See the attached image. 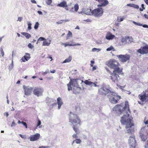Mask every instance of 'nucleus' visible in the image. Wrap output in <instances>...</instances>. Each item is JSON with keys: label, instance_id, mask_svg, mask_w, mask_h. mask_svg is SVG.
Returning <instances> with one entry per match:
<instances>
[{"label": "nucleus", "instance_id": "nucleus-1", "mask_svg": "<svg viewBox=\"0 0 148 148\" xmlns=\"http://www.w3.org/2000/svg\"><path fill=\"white\" fill-rule=\"evenodd\" d=\"M114 111H116L118 114H120L121 113L123 114V116L121 118L120 120L121 124L125 125V128L127 129L126 133L132 134L134 131V128L132 127L134 126V124L131 122L132 119L129 118V113H130L129 107L128 102L125 101V106L123 107L121 104L115 106L113 108Z\"/></svg>", "mask_w": 148, "mask_h": 148}, {"label": "nucleus", "instance_id": "nucleus-2", "mask_svg": "<svg viewBox=\"0 0 148 148\" xmlns=\"http://www.w3.org/2000/svg\"><path fill=\"white\" fill-rule=\"evenodd\" d=\"M84 82V81L78 79H71L68 84H67L68 89L69 91L73 90V92L76 94L79 92L81 88L79 87V83Z\"/></svg>", "mask_w": 148, "mask_h": 148}, {"label": "nucleus", "instance_id": "nucleus-3", "mask_svg": "<svg viewBox=\"0 0 148 148\" xmlns=\"http://www.w3.org/2000/svg\"><path fill=\"white\" fill-rule=\"evenodd\" d=\"M107 64L109 67L114 69V72H117L118 74H120L122 71V69L119 67V63L114 59L110 60Z\"/></svg>", "mask_w": 148, "mask_h": 148}, {"label": "nucleus", "instance_id": "nucleus-4", "mask_svg": "<svg viewBox=\"0 0 148 148\" xmlns=\"http://www.w3.org/2000/svg\"><path fill=\"white\" fill-rule=\"evenodd\" d=\"M98 92L99 94L103 95H106L108 93H111V89L108 85H106L103 84L101 87L99 89Z\"/></svg>", "mask_w": 148, "mask_h": 148}, {"label": "nucleus", "instance_id": "nucleus-5", "mask_svg": "<svg viewBox=\"0 0 148 148\" xmlns=\"http://www.w3.org/2000/svg\"><path fill=\"white\" fill-rule=\"evenodd\" d=\"M69 120V122L72 125L79 124L80 122L77 115L71 112L70 113Z\"/></svg>", "mask_w": 148, "mask_h": 148}, {"label": "nucleus", "instance_id": "nucleus-6", "mask_svg": "<svg viewBox=\"0 0 148 148\" xmlns=\"http://www.w3.org/2000/svg\"><path fill=\"white\" fill-rule=\"evenodd\" d=\"M110 101L113 103H116L117 102L118 100L121 99V97L116 93L113 92H111L110 97H109Z\"/></svg>", "mask_w": 148, "mask_h": 148}, {"label": "nucleus", "instance_id": "nucleus-7", "mask_svg": "<svg viewBox=\"0 0 148 148\" xmlns=\"http://www.w3.org/2000/svg\"><path fill=\"white\" fill-rule=\"evenodd\" d=\"M103 13V10L101 8H98L92 11V15L96 17H100L102 16Z\"/></svg>", "mask_w": 148, "mask_h": 148}, {"label": "nucleus", "instance_id": "nucleus-8", "mask_svg": "<svg viewBox=\"0 0 148 148\" xmlns=\"http://www.w3.org/2000/svg\"><path fill=\"white\" fill-rule=\"evenodd\" d=\"M119 60L122 62H124L129 61L130 56L129 55H119L116 56Z\"/></svg>", "mask_w": 148, "mask_h": 148}, {"label": "nucleus", "instance_id": "nucleus-9", "mask_svg": "<svg viewBox=\"0 0 148 148\" xmlns=\"http://www.w3.org/2000/svg\"><path fill=\"white\" fill-rule=\"evenodd\" d=\"M119 74L117 72H114V71H113V73H111L110 74V78L114 82H117L119 79Z\"/></svg>", "mask_w": 148, "mask_h": 148}, {"label": "nucleus", "instance_id": "nucleus-10", "mask_svg": "<svg viewBox=\"0 0 148 148\" xmlns=\"http://www.w3.org/2000/svg\"><path fill=\"white\" fill-rule=\"evenodd\" d=\"M128 142L130 148H135L136 141L133 135L130 137Z\"/></svg>", "mask_w": 148, "mask_h": 148}, {"label": "nucleus", "instance_id": "nucleus-11", "mask_svg": "<svg viewBox=\"0 0 148 148\" xmlns=\"http://www.w3.org/2000/svg\"><path fill=\"white\" fill-rule=\"evenodd\" d=\"M137 51L142 54L148 53V45L141 47L140 49L137 50Z\"/></svg>", "mask_w": 148, "mask_h": 148}, {"label": "nucleus", "instance_id": "nucleus-12", "mask_svg": "<svg viewBox=\"0 0 148 148\" xmlns=\"http://www.w3.org/2000/svg\"><path fill=\"white\" fill-rule=\"evenodd\" d=\"M144 128H142L140 133V137L141 140L144 142L145 141L147 138V133L146 132L144 131Z\"/></svg>", "mask_w": 148, "mask_h": 148}, {"label": "nucleus", "instance_id": "nucleus-13", "mask_svg": "<svg viewBox=\"0 0 148 148\" xmlns=\"http://www.w3.org/2000/svg\"><path fill=\"white\" fill-rule=\"evenodd\" d=\"M23 88L24 90L25 95H30L32 92V87L29 88L28 87L23 86Z\"/></svg>", "mask_w": 148, "mask_h": 148}, {"label": "nucleus", "instance_id": "nucleus-14", "mask_svg": "<svg viewBox=\"0 0 148 148\" xmlns=\"http://www.w3.org/2000/svg\"><path fill=\"white\" fill-rule=\"evenodd\" d=\"M84 83L86 85L90 86H94L95 87H99V86L96 84L97 83L96 82L93 83L91 82L88 81V80H86L84 81Z\"/></svg>", "mask_w": 148, "mask_h": 148}, {"label": "nucleus", "instance_id": "nucleus-15", "mask_svg": "<svg viewBox=\"0 0 148 148\" xmlns=\"http://www.w3.org/2000/svg\"><path fill=\"white\" fill-rule=\"evenodd\" d=\"M30 55L28 53H26V55L23 57L20 60L21 62H25L26 61H27L30 58Z\"/></svg>", "mask_w": 148, "mask_h": 148}, {"label": "nucleus", "instance_id": "nucleus-16", "mask_svg": "<svg viewBox=\"0 0 148 148\" xmlns=\"http://www.w3.org/2000/svg\"><path fill=\"white\" fill-rule=\"evenodd\" d=\"M83 13L86 15H91L92 14V11L91 9H83Z\"/></svg>", "mask_w": 148, "mask_h": 148}, {"label": "nucleus", "instance_id": "nucleus-17", "mask_svg": "<svg viewBox=\"0 0 148 148\" xmlns=\"http://www.w3.org/2000/svg\"><path fill=\"white\" fill-rule=\"evenodd\" d=\"M114 37L115 36L112 34L110 32H108L106 36V39L109 40H112L113 39Z\"/></svg>", "mask_w": 148, "mask_h": 148}, {"label": "nucleus", "instance_id": "nucleus-18", "mask_svg": "<svg viewBox=\"0 0 148 148\" xmlns=\"http://www.w3.org/2000/svg\"><path fill=\"white\" fill-rule=\"evenodd\" d=\"M100 4H101L103 6H105L108 4V1L107 0H98Z\"/></svg>", "mask_w": 148, "mask_h": 148}, {"label": "nucleus", "instance_id": "nucleus-19", "mask_svg": "<svg viewBox=\"0 0 148 148\" xmlns=\"http://www.w3.org/2000/svg\"><path fill=\"white\" fill-rule=\"evenodd\" d=\"M43 91L44 89L42 88L39 87L38 88V97L42 96Z\"/></svg>", "mask_w": 148, "mask_h": 148}, {"label": "nucleus", "instance_id": "nucleus-20", "mask_svg": "<svg viewBox=\"0 0 148 148\" xmlns=\"http://www.w3.org/2000/svg\"><path fill=\"white\" fill-rule=\"evenodd\" d=\"M57 104H58V109H60L61 106L63 104V102L60 97H59L57 99Z\"/></svg>", "mask_w": 148, "mask_h": 148}, {"label": "nucleus", "instance_id": "nucleus-21", "mask_svg": "<svg viewBox=\"0 0 148 148\" xmlns=\"http://www.w3.org/2000/svg\"><path fill=\"white\" fill-rule=\"evenodd\" d=\"M57 6L63 8L67 7L66 2L64 1L60 2L59 4H57Z\"/></svg>", "mask_w": 148, "mask_h": 148}, {"label": "nucleus", "instance_id": "nucleus-22", "mask_svg": "<svg viewBox=\"0 0 148 148\" xmlns=\"http://www.w3.org/2000/svg\"><path fill=\"white\" fill-rule=\"evenodd\" d=\"M145 95V93L143 95H138V97L141 101H144L146 99V97H147Z\"/></svg>", "mask_w": 148, "mask_h": 148}, {"label": "nucleus", "instance_id": "nucleus-23", "mask_svg": "<svg viewBox=\"0 0 148 148\" xmlns=\"http://www.w3.org/2000/svg\"><path fill=\"white\" fill-rule=\"evenodd\" d=\"M31 141H34L37 140V134L31 136L29 138Z\"/></svg>", "mask_w": 148, "mask_h": 148}, {"label": "nucleus", "instance_id": "nucleus-24", "mask_svg": "<svg viewBox=\"0 0 148 148\" xmlns=\"http://www.w3.org/2000/svg\"><path fill=\"white\" fill-rule=\"evenodd\" d=\"M21 34L25 36L26 38L27 39L31 37V35L27 33L22 32H21Z\"/></svg>", "mask_w": 148, "mask_h": 148}, {"label": "nucleus", "instance_id": "nucleus-25", "mask_svg": "<svg viewBox=\"0 0 148 148\" xmlns=\"http://www.w3.org/2000/svg\"><path fill=\"white\" fill-rule=\"evenodd\" d=\"M51 43V41L49 40V42H48L47 41H45L43 42L42 45L43 46H49Z\"/></svg>", "mask_w": 148, "mask_h": 148}, {"label": "nucleus", "instance_id": "nucleus-26", "mask_svg": "<svg viewBox=\"0 0 148 148\" xmlns=\"http://www.w3.org/2000/svg\"><path fill=\"white\" fill-rule=\"evenodd\" d=\"M14 67L13 62L12 59V61L11 64L9 66V71H11L12 69Z\"/></svg>", "mask_w": 148, "mask_h": 148}, {"label": "nucleus", "instance_id": "nucleus-27", "mask_svg": "<svg viewBox=\"0 0 148 148\" xmlns=\"http://www.w3.org/2000/svg\"><path fill=\"white\" fill-rule=\"evenodd\" d=\"M71 60V58L69 57L68 58L65 59L63 62V63H65L70 62Z\"/></svg>", "mask_w": 148, "mask_h": 148}, {"label": "nucleus", "instance_id": "nucleus-28", "mask_svg": "<svg viewBox=\"0 0 148 148\" xmlns=\"http://www.w3.org/2000/svg\"><path fill=\"white\" fill-rule=\"evenodd\" d=\"M28 27L27 28L28 29V30H30L32 29V27H31V25L32 24L30 23V22L29 21H27V22Z\"/></svg>", "mask_w": 148, "mask_h": 148}, {"label": "nucleus", "instance_id": "nucleus-29", "mask_svg": "<svg viewBox=\"0 0 148 148\" xmlns=\"http://www.w3.org/2000/svg\"><path fill=\"white\" fill-rule=\"evenodd\" d=\"M79 5L78 4H76L74 7L75 11L77 12L79 9Z\"/></svg>", "mask_w": 148, "mask_h": 148}, {"label": "nucleus", "instance_id": "nucleus-30", "mask_svg": "<svg viewBox=\"0 0 148 148\" xmlns=\"http://www.w3.org/2000/svg\"><path fill=\"white\" fill-rule=\"evenodd\" d=\"M74 142H75V143L77 144H80L81 142V140L80 139H77L74 140Z\"/></svg>", "mask_w": 148, "mask_h": 148}, {"label": "nucleus", "instance_id": "nucleus-31", "mask_svg": "<svg viewBox=\"0 0 148 148\" xmlns=\"http://www.w3.org/2000/svg\"><path fill=\"white\" fill-rule=\"evenodd\" d=\"M73 125V128L74 130V131L77 134L78 130V129L77 127L75 128V126L74 125Z\"/></svg>", "mask_w": 148, "mask_h": 148}, {"label": "nucleus", "instance_id": "nucleus-32", "mask_svg": "<svg viewBox=\"0 0 148 148\" xmlns=\"http://www.w3.org/2000/svg\"><path fill=\"white\" fill-rule=\"evenodd\" d=\"M124 19V18H123V17H121V16H120L119 17H118V21L119 22H121Z\"/></svg>", "mask_w": 148, "mask_h": 148}, {"label": "nucleus", "instance_id": "nucleus-33", "mask_svg": "<svg viewBox=\"0 0 148 148\" xmlns=\"http://www.w3.org/2000/svg\"><path fill=\"white\" fill-rule=\"evenodd\" d=\"M132 22L134 24L136 25L140 26H142V24H141L140 23H137L134 21H133Z\"/></svg>", "mask_w": 148, "mask_h": 148}, {"label": "nucleus", "instance_id": "nucleus-34", "mask_svg": "<svg viewBox=\"0 0 148 148\" xmlns=\"http://www.w3.org/2000/svg\"><path fill=\"white\" fill-rule=\"evenodd\" d=\"M69 46H76L77 45H80L81 44L79 43H77V44H69Z\"/></svg>", "mask_w": 148, "mask_h": 148}, {"label": "nucleus", "instance_id": "nucleus-35", "mask_svg": "<svg viewBox=\"0 0 148 148\" xmlns=\"http://www.w3.org/2000/svg\"><path fill=\"white\" fill-rule=\"evenodd\" d=\"M52 0H46V2L48 5H50L52 3Z\"/></svg>", "mask_w": 148, "mask_h": 148}, {"label": "nucleus", "instance_id": "nucleus-36", "mask_svg": "<svg viewBox=\"0 0 148 148\" xmlns=\"http://www.w3.org/2000/svg\"><path fill=\"white\" fill-rule=\"evenodd\" d=\"M45 40V39L44 37H40L38 39V41H41Z\"/></svg>", "mask_w": 148, "mask_h": 148}, {"label": "nucleus", "instance_id": "nucleus-37", "mask_svg": "<svg viewBox=\"0 0 148 148\" xmlns=\"http://www.w3.org/2000/svg\"><path fill=\"white\" fill-rule=\"evenodd\" d=\"M72 35V33L70 31H69L67 35V36L66 37V39H68V37L69 36H71Z\"/></svg>", "mask_w": 148, "mask_h": 148}, {"label": "nucleus", "instance_id": "nucleus-38", "mask_svg": "<svg viewBox=\"0 0 148 148\" xmlns=\"http://www.w3.org/2000/svg\"><path fill=\"white\" fill-rule=\"evenodd\" d=\"M28 47L29 48L31 49H32L34 47L30 43L28 44Z\"/></svg>", "mask_w": 148, "mask_h": 148}, {"label": "nucleus", "instance_id": "nucleus-39", "mask_svg": "<svg viewBox=\"0 0 148 148\" xmlns=\"http://www.w3.org/2000/svg\"><path fill=\"white\" fill-rule=\"evenodd\" d=\"M114 48L113 47L111 46L110 47L107 48L106 49L107 51H110L113 49Z\"/></svg>", "mask_w": 148, "mask_h": 148}, {"label": "nucleus", "instance_id": "nucleus-40", "mask_svg": "<svg viewBox=\"0 0 148 148\" xmlns=\"http://www.w3.org/2000/svg\"><path fill=\"white\" fill-rule=\"evenodd\" d=\"M34 94L36 95H37V89L36 88H34L33 91Z\"/></svg>", "mask_w": 148, "mask_h": 148}, {"label": "nucleus", "instance_id": "nucleus-41", "mask_svg": "<svg viewBox=\"0 0 148 148\" xmlns=\"http://www.w3.org/2000/svg\"><path fill=\"white\" fill-rule=\"evenodd\" d=\"M65 21V20H61L60 21H59L57 22L56 23L58 24H61L62 23H63V21Z\"/></svg>", "mask_w": 148, "mask_h": 148}, {"label": "nucleus", "instance_id": "nucleus-42", "mask_svg": "<svg viewBox=\"0 0 148 148\" xmlns=\"http://www.w3.org/2000/svg\"><path fill=\"white\" fill-rule=\"evenodd\" d=\"M21 123L22 124H23V125H24V126H25L26 128H27V123L25 122L22 121L21 122Z\"/></svg>", "mask_w": 148, "mask_h": 148}, {"label": "nucleus", "instance_id": "nucleus-43", "mask_svg": "<svg viewBox=\"0 0 148 148\" xmlns=\"http://www.w3.org/2000/svg\"><path fill=\"white\" fill-rule=\"evenodd\" d=\"M133 8L138 9L139 8V6L138 5L134 4Z\"/></svg>", "mask_w": 148, "mask_h": 148}, {"label": "nucleus", "instance_id": "nucleus-44", "mask_svg": "<svg viewBox=\"0 0 148 148\" xmlns=\"http://www.w3.org/2000/svg\"><path fill=\"white\" fill-rule=\"evenodd\" d=\"M16 125V124L14 122V121H13V122H12L11 126L12 127H13V126H14Z\"/></svg>", "mask_w": 148, "mask_h": 148}, {"label": "nucleus", "instance_id": "nucleus-45", "mask_svg": "<svg viewBox=\"0 0 148 148\" xmlns=\"http://www.w3.org/2000/svg\"><path fill=\"white\" fill-rule=\"evenodd\" d=\"M4 115L6 116V117H7L8 115H9V114L8 112H6L5 113H4Z\"/></svg>", "mask_w": 148, "mask_h": 148}, {"label": "nucleus", "instance_id": "nucleus-46", "mask_svg": "<svg viewBox=\"0 0 148 148\" xmlns=\"http://www.w3.org/2000/svg\"><path fill=\"white\" fill-rule=\"evenodd\" d=\"M91 64H90V66L91 67H93V64H94L95 63V62L94 61L92 60L90 61Z\"/></svg>", "mask_w": 148, "mask_h": 148}, {"label": "nucleus", "instance_id": "nucleus-47", "mask_svg": "<svg viewBox=\"0 0 148 148\" xmlns=\"http://www.w3.org/2000/svg\"><path fill=\"white\" fill-rule=\"evenodd\" d=\"M1 54L2 56H3L4 54V52L2 49L1 51Z\"/></svg>", "mask_w": 148, "mask_h": 148}, {"label": "nucleus", "instance_id": "nucleus-48", "mask_svg": "<svg viewBox=\"0 0 148 148\" xmlns=\"http://www.w3.org/2000/svg\"><path fill=\"white\" fill-rule=\"evenodd\" d=\"M57 105V103H54L53 104H52V105H51L50 107L51 108H53V106H56Z\"/></svg>", "mask_w": 148, "mask_h": 148}, {"label": "nucleus", "instance_id": "nucleus-49", "mask_svg": "<svg viewBox=\"0 0 148 148\" xmlns=\"http://www.w3.org/2000/svg\"><path fill=\"white\" fill-rule=\"evenodd\" d=\"M41 124V122L40 121L38 120V126L40 125Z\"/></svg>", "mask_w": 148, "mask_h": 148}, {"label": "nucleus", "instance_id": "nucleus-50", "mask_svg": "<svg viewBox=\"0 0 148 148\" xmlns=\"http://www.w3.org/2000/svg\"><path fill=\"white\" fill-rule=\"evenodd\" d=\"M84 21L87 22H91V20L89 19H88L85 20H84Z\"/></svg>", "mask_w": 148, "mask_h": 148}, {"label": "nucleus", "instance_id": "nucleus-51", "mask_svg": "<svg viewBox=\"0 0 148 148\" xmlns=\"http://www.w3.org/2000/svg\"><path fill=\"white\" fill-rule=\"evenodd\" d=\"M142 26H143V27L144 28H148V25L146 24L143 25L142 24Z\"/></svg>", "mask_w": 148, "mask_h": 148}, {"label": "nucleus", "instance_id": "nucleus-52", "mask_svg": "<svg viewBox=\"0 0 148 148\" xmlns=\"http://www.w3.org/2000/svg\"><path fill=\"white\" fill-rule=\"evenodd\" d=\"M49 147L48 146H41L39 147V148H48Z\"/></svg>", "mask_w": 148, "mask_h": 148}, {"label": "nucleus", "instance_id": "nucleus-53", "mask_svg": "<svg viewBox=\"0 0 148 148\" xmlns=\"http://www.w3.org/2000/svg\"><path fill=\"white\" fill-rule=\"evenodd\" d=\"M22 19V17H19L18 18V19L17 21H19L21 22Z\"/></svg>", "mask_w": 148, "mask_h": 148}, {"label": "nucleus", "instance_id": "nucleus-54", "mask_svg": "<svg viewBox=\"0 0 148 148\" xmlns=\"http://www.w3.org/2000/svg\"><path fill=\"white\" fill-rule=\"evenodd\" d=\"M77 134L76 133L75 134H73V135L72 136L75 138H76L77 137Z\"/></svg>", "mask_w": 148, "mask_h": 148}, {"label": "nucleus", "instance_id": "nucleus-55", "mask_svg": "<svg viewBox=\"0 0 148 148\" xmlns=\"http://www.w3.org/2000/svg\"><path fill=\"white\" fill-rule=\"evenodd\" d=\"M70 12H74L75 11L73 10V7H72L71 8V9L69 11Z\"/></svg>", "mask_w": 148, "mask_h": 148}, {"label": "nucleus", "instance_id": "nucleus-56", "mask_svg": "<svg viewBox=\"0 0 148 148\" xmlns=\"http://www.w3.org/2000/svg\"><path fill=\"white\" fill-rule=\"evenodd\" d=\"M134 4H129L127 5L130 7H133Z\"/></svg>", "mask_w": 148, "mask_h": 148}, {"label": "nucleus", "instance_id": "nucleus-57", "mask_svg": "<svg viewBox=\"0 0 148 148\" xmlns=\"http://www.w3.org/2000/svg\"><path fill=\"white\" fill-rule=\"evenodd\" d=\"M62 45H64V47H65L68 46L67 45V42L64 43H62Z\"/></svg>", "mask_w": 148, "mask_h": 148}, {"label": "nucleus", "instance_id": "nucleus-58", "mask_svg": "<svg viewBox=\"0 0 148 148\" xmlns=\"http://www.w3.org/2000/svg\"><path fill=\"white\" fill-rule=\"evenodd\" d=\"M97 49L94 48L92 49V51L93 52L95 51Z\"/></svg>", "mask_w": 148, "mask_h": 148}, {"label": "nucleus", "instance_id": "nucleus-59", "mask_svg": "<svg viewBox=\"0 0 148 148\" xmlns=\"http://www.w3.org/2000/svg\"><path fill=\"white\" fill-rule=\"evenodd\" d=\"M31 2L34 3L36 4V2L35 0H31Z\"/></svg>", "mask_w": 148, "mask_h": 148}, {"label": "nucleus", "instance_id": "nucleus-60", "mask_svg": "<svg viewBox=\"0 0 148 148\" xmlns=\"http://www.w3.org/2000/svg\"><path fill=\"white\" fill-rule=\"evenodd\" d=\"M106 69L107 70V71L108 73H111V71L109 70L107 68H106Z\"/></svg>", "mask_w": 148, "mask_h": 148}, {"label": "nucleus", "instance_id": "nucleus-61", "mask_svg": "<svg viewBox=\"0 0 148 148\" xmlns=\"http://www.w3.org/2000/svg\"><path fill=\"white\" fill-rule=\"evenodd\" d=\"M146 144L147 146L146 145L145 147V148H148V140L146 142Z\"/></svg>", "mask_w": 148, "mask_h": 148}, {"label": "nucleus", "instance_id": "nucleus-62", "mask_svg": "<svg viewBox=\"0 0 148 148\" xmlns=\"http://www.w3.org/2000/svg\"><path fill=\"white\" fill-rule=\"evenodd\" d=\"M34 28L35 29H37V22L36 23L35 26L34 27Z\"/></svg>", "mask_w": 148, "mask_h": 148}, {"label": "nucleus", "instance_id": "nucleus-63", "mask_svg": "<svg viewBox=\"0 0 148 148\" xmlns=\"http://www.w3.org/2000/svg\"><path fill=\"white\" fill-rule=\"evenodd\" d=\"M38 13L40 15L42 14V12L41 11H38Z\"/></svg>", "mask_w": 148, "mask_h": 148}, {"label": "nucleus", "instance_id": "nucleus-64", "mask_svg": "<svg viewBox=\"0 0 148 148\" xmlns=\"http://www.w3.org/2000/svg\"><path fill=\"white\" fill-rule=\"evenodd\" d=\"M145 3L148 5V0H144Z\"/></svg>", "mask_w": 148, "mask_h": 148}]
</instances>
